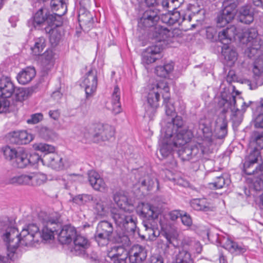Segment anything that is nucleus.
I'll use <instances>...</instances> for the list:
<instances>
[{"mask_svg":"<svg viewBox=\"0 0 263 263\" xmlns=\"http://www.w3.org/2000/svg\"><path fill=\"white\" fill-rule=\"evenodd\" d=\"M140 215L143 217L153 221L158 219L161 230L165 232V237L170 244L176 246L174 242V237L168 235L166 231L171 227V223L166 215L162 214L161 208L148 203H142L140 209Z\"/></svg>","mask_w":263,"mask_h":263,"instance_id":"4","label":"nucleus"},{"mask_svg":"<svg viewBox=\"0 0 263 263\" xmlns=\"http://www.w3.org/2000/svg\"><path fill=\"white\" fill-rule=\"evenodd\" d=\"M167 125L162 129L164 134L159 140L160 148L183 147L191 141L193 137L191 130L183 129L177 132L178 129L183 125L181 117L176 116L175 118H167Z\"/></svg>","mask_w":263,"mask_h":263,"instance_id":"2","label":"nucleus"},{"mask_svg":"<svg viewBox=\"0 0 263 263\" xmlns=\"http://www.w3.org/2000/svg\"><path fill=\"white\" fill-rule=\"evenodd\" d=\"M36 74V71L34 67H28L20 71L17 76V80L18 83L22 85H25L29 83Z\"/></svg>","mask_w":263,"mask_h":263,"instance_id":"30","label":"nucleus"},{"mask_svg":"<svg viewBox=\"0 0 263 263\" xmlns=\"http://www.w3.org/2000/svg\"><path fill=\"white\" fill-rule=\"evenodd\" d=\"M15 87L13 83L8 78L0 79V95L7 99L14 92Z\"/></svg>","mask_w":263,"mask_h":263,"instance_id":"28","label":"nucleus"},{"mask_svg":"<svg viewBox=\"0 0 263 263\" xmlns=\"http://www.w3.org/2000/svg\"><path fill=\"white\" fill-rule=\"evenodd\" d=\"M167 216L170 218L171 220L175 221L178 218L180 217V216H181V213L180 211L174 210L170 212L168 214Z\"/></svg>","mask_w":263,"mask_h":263,"instance_id":"62","label":"nucleus"},{"mask_svg":"<svg viewBox=\"0 0 263 263\" xmlns=\"http://www.w3.org/2000/svg\"><path fill=\"white\" fill-rule=\"evenodd\" d=\"M260 174L261 179L257 180L255 182L256 191H260L263 189V164L260 165V172H258Z\"/></svg>","mask_w":263,"mask_h":263,"instance_id":"59","label":"nucleus"},{"mask_svg":"<svg viewBox=\"0 0 263 263\" xmlns=\"http://www.w3.org/2000/svg\"><path fill=\"white\" fill-rule=\"evenodd\" d=\"M92 208L95 213L99 216L105 217L110 208L109 202L105 198L99 196H95L92 200Z\"/></svg>","mask_w":263,"mask_h":263,"instance_id":"18","label":"nucleus"},{"mask_svg":"<svg viewBox=\"0 0 263 263\" xmlns=\"http://www.w3.org/2000/svg\"><path fill=\"white\" fill-rule=\"evenodd\" d=\"M139 182L141 185L147 190L151 191L155 185V181L149 175H145L143 177L140 179Z\"/></svg>","mask_w":263,"mask_h":263,"instance_id":"50","label":"nucleus"},{"mask_svg":"<svg viewBox=\"0 0 263 263\" xmlns=\"http://www.w3.org/2000/svg\"><path fill=\"white\" fill-rule=\"evenodd\" d=\"M172 153L173 149H158L156 151V155L160 159L169 158L172 160V162L171 163V168H173L176 165L175 161L173 159Z\"/></svg>","mask_w":263,"mask_h":263,"instance_id":"42","label":"nucleus"},{"mask_svg":"<svg viewBox=\"0 0 263 263\" xmlns=\"http://www.w3.org/2000/svg\"><path fill=\"white\" fill-rule=\"evenodd\" d=\"M50 7L52 11H59V13H53L58 20H62V16L67 11V5L65 0H51Z\"/></svg>","mask_w":263,"mask_h":263,"instance_id":"32","label":"nucleus"},{"mask_svg":"<svg viewBox=\"0 0 263 263\" xmlns=\"http://www.w3.org/2000/svg\"><path fill=\"white\" fill-rule=\"evenodd\" d=\"M114 228L111 223L103 220L99 222L97 227L95 239L99 246H104L111 238Z\"/></svg>","mask_w":263,"mask_h":263,"instance_id":"12","label":"nucleus"},{"mask_svg":"<svg viewBox=\"0 0 263 263\" xmlns=\"http://www.w3.org/2000/svg\"><path fill=\"white\" fill-rule=\"evenodd\" d=\"M120 92L119 88L117 86L114 88L112 95V104L113 111L115 114H118L121 111V104L120 103Z\"/></svg>","mask_w":263,"mask_h":263,"instance_id":"38","label":"nucleus"},{"mask_svg":"<svg viewBox=\"0 0 263 263\" xmlns=\"http://www.w3.org/2000/svg\"><path fill=\"white\" fill-rule=\"evenodd\" d=\"M212 153L211 149H178L177 154L183 161H189L194 158L196 159H209V155Z\"/></svg>","mask_w":263,"mask_h":263,"instance_id":"14","label":"nucleus"},{"mask_svg":"<svg viewBox=\"0 0 263 263\" xmlns=\"http://www.w3.org/2000/svg\"><path fill=\"white\" fill-rule=\"evenodd\" d=\"M10 143L16 144H26L32 140V136L26 130L13 131L7 135Z\"/></svg>","mask_w":263,"mask_h":263,"instance_id":"20","label":"nucleus"},{"mask_svg":"<svg viewBox=\"0 0 263 263\" xmlns=\"http://www.w3.org/2000/svg\"><path fill=\"white\" fill-rule=\"evenodd\" d=\"M43 66L44 76L48 75L53 69L54 65L53 53L51 50H46L43 54L39 55Z\"/></svg>","mask_w":263,"mask_h":263,"instance_id":"25","label":"nucleus"},{"mask_svg":"<svg viewBox=\"0 0 263 263\" xmlns=\"http://www.w3.org/2000/svg\"><path fill=\"white\" fill-rule=\"evenodd\" d=\"M111 215L116 224L124 232V235H133L137 229V218L127 209L112 208Z\"/></svg>","mask_w":263,"mask_h":263,"instance_id":"6","label":"nucleus"},{"mask_svg":"<svg viewBox=\"0 0 263 263\" xmlns=\"http://www.w3.org/2000/svg\"><path fill=\"white\" fill-rule=\"evenodd\" d=\"M4 155L6 159H15L14 165L17 167L23 168L28 165H32L39 159V155H29L23 149H3Z\"/></svg>","mask_w":263,"mask_h":263,"instance_id":"7","label":"nucleus"},{"mask_svg":"<svg viewBox=\"0 0 263 263\" xmlns=\"http://www.w3.org/2000/svg\"><path fill=\"white\" fill-rule=\"evenodd\" d=\"M253 73L254 75L253 82L257 84L259 77L263 73V54L260 55L255 60L254 63Z\"/></svg>","mask_w":263,"mask_h":263,"instance_id":"36","label":"nucleus"},{"mask_svg":"<svg viewBox=\"0 0 263 263\" xmlns=\"http://www.w3.org/2000/svg\"><path fill=\"white\" fill-rule=\"evenodd\" d=\"M93 133L91 134L95 142L109 140L115 135V128L108 124L97 123L92 125Z\"/></svg>","mask_w":263,"mask_h":263,"instance_id":"11","label":"nucleus"},{"mask_svg":"<svg viewBox=\"0 0 263 263\" xmlns=\"http://www.w3.org/2000/svg\"><path fill=\"white\" fill-rule=\"evenodd\" d=\"M9 101L4 98L0 97V113L6 111L9 107Z\"/></svg>","mask_w":263,"mask_h":263,"instance_id":"58","label":"nucleus"},{"mask_svg":"<svg viewBox=\"0 0 263 263\" xmlns=\"http://www.w3.org/2000/svg\"><path fill=\"white\" fill-rule=\"evenodd\" d=\"M184 0H162V5L164 8L175 10L183 4Z\"/></svg>","mask_w":263,"mask_h":263,"instance_id":"46","label":"nucleus"},{"mask_svg":"<svg viewBox=\"0 0 263 263\" xmlns=\"http://www.w3.org/2000/svg\"><path fill=\"white\" fill-rule=\"evenodd\" d=\"M238 19L245 24H250L253 21V13L250 5L243 6L240 8Z\"/></svg>","mask_w":263,"mask_h":263,"instance_id":"33","label":"nucleus"},{"mask_svg":"<svg viewBox=\"0 0 263 263\" xmlns=\"http://www.w3.org/2000/svg\"><path fill=\"white\" fill-rule=\"evenodd\" d=\"M191 206L196 211H212L213 206L208 200L204 198H195L191 200Z\"/></svg>","mask_w":263,"mask_h":263,"instance_id":"31","label":"nucleus"},{"mask_svg":"<svg viewBox=\"0 0 263 263\" xmlns=\"http://www.w3.org/2000/svg\"><path fill=\"white\" fill-rule=\"evenodd\" d=\"M46 47V40L43 37L34 39V44L31 48L32 53L35 56H39L42 53Z\"/></svg>","mask_w":263,"mask_h":263,"instance_id":"37","label":"nucleus"},{"mask_svg":"<svg viewBox=\"0 0 263 263\" xmlns=\"http://www.w3.org/2000/svg\"><path fill=\"white\" fill-rule=\"evenodd\" d=\"M224 175H226V174H223L219 171H213L210 172L208 174V176L210 178H212V179H218L219 178H220Z\"/></svg>","mask_w":263,"mask_h":263,"instance_id":"64","label":"nucleus"},{"mask_svg":"<svg viewBox=\"0 0 263 263\" xmlns=\"http://www.w3.org/2000/svg\"><path fill=\"white\" fill-rule=\"evenodd\" d=\"M238 31L236 26L232 25L219 32L218 40L223 44L221 47V54L227 66L231 67L237 60L238 54L236 50L231 47L229 44Z\"/></svg>","mask_w":263,"mask_h":263,"instance_id":"5","label":"nucleus"},{"mask_svg":"<svg viewBox=\"0 0 263 263\" xmlns=\"http://www.w3.org/2000/svg\"><path fill=\"white\" fill-rule=\"evenodd\" d=\"M158 13L156 9L146 10L140 18V23L145 28H152L160 19Z\"/></svg>","mask_w":263,"mask_h":263,"instance_id":"23","label":"nucleus"},{"mask_svg":"<svg viewBox=\"0 0 263 263\" xmlns=\"http://www.w3.org/2000/svg\"><path fill=\"white\" fill-rule=\"evenodd\" d=\"M88 175L89 182L94 190L101 192H103L106 190V184L97 172L90 171Z\"/></svg>","mask_w":263,"mask_h":263,"instance_id":"26","label":"nucleus"},{"mask_svg":"<svg viewBox=\"0 0 263 263\" xmlns=\"http://www.w3.org/2000/svg\"><path fill=\"white\" fill-rule=\"evenodd\" d=\"M31 185H40L43 184L46 180V176L42 173H31Z\"/></svg>","mask_w":263,"mask_h":263,"instance_id":"44","label":"nucleus"},{"mask_svg":"<svg viewBox=\"0 0 263 263\" xmlns=\"http://www.w3.org/2000/svg\"><path fill=\"white\" fill-rule=\"evenodd\" d=\"M256 163L245 160L243 165V172L248 175L251 176L247 178V181L251 184L255 190H256L255 182L257 180L261 179L260 172V165L255 166Z\"/></svg>","mask_w":263,"mask_h":263,"instance_id":"15","label":"nucleus"},{"mask_svg":"<svg viewBox=\"0 0 263 263\" xmlns=\"http://www.w3.org/2000/svg\"><path fill=\"white\" fill-rule=\"evenodd\" d=\"M114 200L118 206V209H127L129 206L128 198L121 192H117L114 196Z\"/></svg>","mask_w":263,"mask_h":263,"instance_id":"41","label":"nucleus"},{"mask_svg":"<svg viewBox=\"0 0 263 263\" xmlns=\"http://www.w3.org/2000/svg\"><path fill=\"white\" fill-rule=\"evenodd\" d=\"M128 256L131 263H141L147 256L145 249L141 246H133L128 251Z\"/></svg>","mask_w":263,"mask_h":263,"instance_id":"22","label":"nucleus"},{"mask_svg":"<svg viewBox=\"0 0 263 263\" xmlns=\"http://www.w3.org/2000/svg\"><path fill=\"white\" fill-rule=\"evenodd\" d=\"M257 110L259 113L255 120V126L256 128H263V98L260 101L257 107Z\"/></svg>","mask_w":263,"mask_h":263,"instance_id":"45","label":"nucleus"},{"mask_svg":"<svg viewBox=\"0 0 263 263\" xmlns=\"http://www.w3.org/2000/svg\"><path fill=\"white\" fill-rule=\"evenodd\" d=\"M162 50L160 44L152 45L147 47L142 55V62L148 65L155 62L159 58V55Z\"/></svg>","mask_w":263,"mask_h":263,"instance_id":"19","label":"nucleus"},{"mask_svg":"<svg viewBox=\"0 0 263 263\" xmlns=\"http://www.w3.org/2000/svg\"><path fill=\"white\" fill-rule=\"evenodd\" d=\"M227 126L228 121L224 115L219 116L216 120V137L221 143L227 135Z\"/></svg>","mask_w":263,"mask_h":263,"instance_id":"27","label":"nucleus"},{"mask_svg":"<svg viewBox=\"0 0 263 263\" xmlns=\"http://www.w3.org/2000/svg\"><path fill=\"white\" fill-rule=\"evenodd\" d=\"M171 16V25H173L176 23L180 24L184 20H185V15L183 14H181L179 11H174L173 12H170Z\"/></svg>","mask_w":263,"mask_h":263,"instance_id":"52","label":"nucleus"},{"mask_svg":"<svg viewBox=\"0 0 263 263\" xmlns=\"http://www.w3.org/2000/svg\"><path fill=\"white\" fill-rule=\"evenodd\" d=\"M182 223L186 226L190 227L192 224V220L191 216L186 214L184 213L183 215L181 214L180 216Z\"/></svg>","mask_w":263,"mask_h":263,"instance_id":"60","label":"nucleus"},{"mask_svg":"<svg viewBox=\"0 0 263 263\" xmlns=\"http://www.w3.org/2000/svg\"><path fill=\"white\" fill-rule=\"evenodd\" d=\"M143 226L145 228V230L148 232L149 235H155V233L154 232V225H152L151 223H149L148 222L144 221Z\"/></svg>","mask_w":263,"mask_h":263,"instance_id":"63","label":"nucleus"},{"mask_svg":"<svg viewBox=\"0 0 263 263\" xmlns=\"http://www.w3.org/2000/svg\"><path fill=\"white\" fill-rule=\"evenodd\" d=\"M251 144L254 146V148H263V132L255 133Z\"/></svg>","mask_w":263,"mask_h":263,"instance_id":"53","label":"nucleus"},{"mask_svg":"<svg viewBox=\"0 0 263 263\" xmlns=\"http://www.w3.org/2000/svg\"><path fill=\"white\" fill-rule=\"evenodd\" d=\"M195 241V240L193 238L185 236L182 239L180 245L183 249L185 248L186 247L192 248Z\"/></svg>","mask_w":263,"mask_h":263,"instance_id":"57","label":"nucleus"},{"mask_svg":"<svg viewBox=\"0 0 263 263\" xmlns=\"http://www.w3.org/2000/svg\"><path fill=\"white\" fill-rule=\"evenodd\" d=\"M174 69L173 62L167 63L163 66H158L155 68L156 74L160 77H166Z\"/></svg>","mask_w":263,"mask_h":263,"instance_id":"40","label":"nucleus"},{"mask_svg":"<svg viewBox=\"0 0 263 263\" xmlns=\"http://www.w3.org/2000/svg\"><path fill=\"white\" fill-rule=\"evenodd\" d=\"M42 150V160L46 163L49 167L56 171H61L64 169V164L62 158L57 153L49 151V149H37Z\"/></svg>","mask_w":263,"mask_h":263,"instance_id":"13","label":"nucleus"},{"mask_svg":"<svg viewBox=\"0 0 263 263\" xmlns=\"http://www.w3.org/2000/svg\"><path fill=\"white\" fill-rule=\"evenodd\" d=\"M243 39H246L247 48L245 54L249 58H255L261 50L263 42L258 37L257 31L255 28H248L243 34Z\"/></svg>","mask_w":263,"mask_h":263,"instance_id":"8","label":"nucleus"},{"mask_svg":"<svg viewBox=\"0 0 263 263\" xmlns=\"http://www.w3.org/2000/svg\"><path fill=\"white\" fill-rule=\"evenodd\" d=\"M171 32L168 29L160 25H156L152 27L149 31V36L155 39L158 42V44H161V42L165 41L170 36Z\"/></svg>","mask_w":263,"mask_h":263,"instance_id":"24","label":"nucleus"},{"mask_svg":"<svg viewBox=\"0 0 263 263\" xmlns=\"http://www.w3.org/2000/svg\"><path fill=\"white\" fill-rule=\"evenodd\" d=\"M115 242L122 244V246L115 245L112 247L107 253V256L113 263H126L128 257V251L123 246L128 241L126 235H119L117 238H115Z\"/></svg>","mask_w":263,"mask_h":263,"instance_id":"9","label":"nucleus"},{"mask_svg":"<svg viewBox=\"0 0 263 263\" xmlns=\"http://www.w3.org/2000/svg\"><path fill=\"white\" fill-rule=\"evenodd\" d=\"M30 173L22 174L10 177L8 183L20 185H31Z\"/></svg>","mask_w":263,"mask_h":263,"instance_id":"35","label":"nucleus"},{"mask_svg":"<svg viewBox=\"0 0 263 263\" xmlns=\"http://www.w3.org/2000/svg\"><path fill=\"white\" fill-rule=\"evenodd\" d=\"M237 5L235 0H225L223 1L222 4L223 8L217 17V25L218 27H224L234 18Z\"/></svg>","mask_w":263,"mask_h":263,"instance_id":"10","label":"nucleus"},{"mask_svg":"<svg viewBox=\"0 0 263 263\" xmlns=\"http://www.w3.org/2000/svg\"><path fill=\"white\" fill-rule=\"evenodd\" d=\"M170 97L167 95L163 96V104L165 106V113L167 117H173L175 115V108L173 105L170 102ZM168 118H170L168 117Z\"/></svg>","mask_w":263,"mask_h":263,"instance_id":"48","label":"nucleus"},{"mask_svg":"<svg viewBox=\"0 0 263 263\" xmlns=\"http://www.w3.org/2000/svg\"><path fill=\"white\" fill-rule=\"evenodd\" d=\"M191 259H192L191 254L187 250L182 249L176 255V263H183Z\"/></svg>","mask_w":263,"mask_h":263,"instance_id":"49","label":"nucleus"},{"mask_svg":"<svg viewBox=\"0 0 263 263\" xmlns=\"http://www.w3.org/2000/svg\"><path fill=\"white\" fill-rule=\"evenodd\" d=\"M220 242L223 248L233 252L243 253L247 250L245 246L239 245L228 238H223L222 239H220Z\"/></svg>","mask_w":263,"mask_h":263,"instance_id":"34","label":"nucleus"},{"mask_svg":"<svg viewBox=\"0 0 263 263\" xmlns=\"http://www.w3.org/2000/svg\"><path fill=\"white\" fill-rule=\"evenodd\" d=\"M30 24L35 29H44L46 31H47L48 28L50 27L49 30L50 32L51 30L53 32V29L60 26L62 22L61 20H58L55 15L51 14L48 9L42 8L35 13L33 20L28 22L29 26ZM52 33L50 35V40L52 43L57 44L59 41V38L54 40Z\"/></svg>","mask_w":263,"mask_h":263,"instance_id":"3","label":"nucleus"},{"mask_svg":"<svg viewBox=\"0 0 263 263\" xmlns=\"http://www.w3.org/2000/svg\"><path fill=\"white\" fill-rule=\"evenodd\" d=\"M155 85L157 87V89L159 91V93H162V91H163L165 93L164 94H162L163 97V96L166 97L167 95H168V97H170V88L166 83L164 82H160Z\"/></svg>","mask_w":263,"mask_h":263,"instance_id":"55","label":"nucleus"},{"mask_svg":"<svg viewBox=\"0 0 263 263\" xmlns=\"http://www.w3.org/2000/svg\"><path fill=\"white\" fill-rule=\"evenodd\" d=\"M39 218L43 225L41 234L38 226L32 223L24 228L20 233L16 228L11 227L4 234V240L7 244L8 256L11 260L15 259V251L20 242L25 246H31L41 240L53 238L54 232L57 231L54 226L57 225L58 219L52 218L44 212H41Z\"/></svg>","mask_w":263,"mask_h":263,"instance_id":"1","label":"nucleus"},{"mask_svg":"<svg viewBox=\"0 0 263 263\" xmlns=\"http://www.w3.org/2000/svg\"><path fill=\"white\" fill-rule=\"evenodd\" d=\"M43 116L41 113L32 114L30 118L27 119V122L28 124H35L42 121Z\"/></svg>","mask_w":263,"mask_h":263,"instance_id":"56","label":"nucleus"},{"mask_svg":"<svg viewBox=\"0 0 263 263\" xmlns=\"http://www.w3.org/2000/svg\"><path fill=\"white\" fill-rule=\"evenodd\" d=\"M158 106L147 105L145 107V112L144 116L145 118H148L149 120H153Z\"/></svg>","mask_w":263,"mask_h":263,"instance_id":"54","label":"nucleus"},{"mask_svg":"<svg viewBox=\"0 0 263 263\" xmlns=\"http://www.w3.org/2000/svg\"><path fill=\"white\" fill-rule=\"evenodd\" d=\"M94 196L89 194L79 195L73 198V201L79 205H84L90 201L92 202Z\"/></svg>","mask_w":263,"mask_h":263,"instance_id":"47","label":"nucleus"},{"mask_svg":"<svg viewBox=\"0 0 263 263\" xmlns=\"http://www.w3.org/2000/svg\"><path fill=\"white\" fill-rule=\"evenodd\" d=\"M89 247L90 242L86 237L76 234L73 238V245L71 248V252L76 255H83Z\"/></svg>","mask_w":263,"mask_h":263,"instance_id":"17","label":"nucleus"},{"mask_svg":"<svg viewBox=\"0 0 263 263\" xmlns=\"http://www.w3.org/2000/svg\"><path fill=\"white\" fill-rule=\"evenodd\" d=\"M16 99L18 101H22L25 100L26 98L27 92L26 90L23 88L18 89L16 91Z\"/></svg>","mask_w":263,"mask_h":263,"instance_id":"61","label":"nucleus"},{"mask_svg":"<svg viewBox=\"0 0 263 263\" xmlns=\"http://www.w3.org/2000/svg\"><path fill=\"white\" fill-rule=\"evenodd\" d=\"M76 235L74 228L70 226H64L59 234V241L63 244L69 243Z\"/></svg>","mask_w":263,"mask_h":263,"instance_id":"29","label":"nucleus"},{"mask_svg":"<svg viewBox=\"0 0 263 263\" xmlns=\"http://www.w3.org/2000/svg\"><path fill=\"white\" fill-rule=\"evenodd\" d=\"M259 159H261L259 149H252L245 160L256 164Z\"/></svg>","mask_w":263,"mask_h":263,"instance_id":"51","label":"nucleus"},{"mask_svg":"<svg viewBox=\"0 0 263 263\" xmlns=\"http://www.w3.org/2000/svg\"><path fill=\"white\" fill-rule=\"evenodd\" d=\"M199 133L203 135V141L210 144L209 146H212L214 141L212 138V127L211 123L209 119L206 118H201L199 121L198 125Z\"/></svg>","mask_w":263,"mask_h":263,"instance_id":"21","label":"nucleus"},{"mask_svg":"<svg viewBox=\"0 0 263 263\" xmlns=\"http://www.w3.org/2000/svg\"><path fill=\"white\" fill-rule=\"evenodd\" d=\"M98 84L97 72L90 70L86 74L81 86L85 88L86 97L91 96L96 90Z\"/></svg>","mask_w":263,"mask_h":263,"instance_id":"16","label":"nucleus"},{"mask_svg":"<svg viewBox=\"0 0 263 263\" xmlns=\"http://www.w3.org/2000/svg\"><path fill=\"white\" fill-rule=\"evenodd\" d=\"M160 99V93L157 89L156 85L153 87L149 91L147 95V105L158 106V102Z\"/></svg>","mask_w":263,"mask_h":263,"instance_id":"39","label":"nucleus"},{"mask_svg":"<svg viewBox=\"0 0 263 263\" xmlns=\"http://www.w3.org/2000/svg\"><path fill=\"white\" fill-rule=\"evenodd\" d=\"M227 175H224L218 179H213L212 182L209 183L208 186L212 190L222 188L225 184H228L230 180L226 179Z\"/></svg>","mask_w":263,"mask_h":263,"instance_id":"43","label":"nucleus"}]
</instances>
